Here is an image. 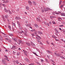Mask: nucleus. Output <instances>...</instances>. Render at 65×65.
I'll return each mask as SVG.
<instances>
[{
    "label": "nucleus",
    "mask_w": 65,
    "mask_h": 65,
    "mask_svg": "<svg viewBox=\"0 0 65 65\" xmlns=\"http://www.w3.org/2000/svg\"><path fill=\"white\" fill-rule=\"evenodd\" d=\"M34 25L35 26V27H36V28H38V25L36 24H34Z\"/></svg>",
    "instance_id": "11"
},
{
    "label": "nucleus",
    "mask_w": 65,
    "mask_h": 65,
    "mask_svg": "<svg viewBox=\"0 0 65 65\" xmlns=\"http://www.w3.org/2000/svg\"><path fill=\"white\" fill-rule=\"evenodd\" d=\"M2 18H3V21H4V22H5V17H4V16L3 15H2Z\"/></svg>",
    "instance_id": "5"
},
{
    "label": "nucleus",
    "mask_w": 65,
    "mask_h": 65,
    "mask_svg": "<svg viewBox=\"0 0 65 65\" xmlns=\"http://www.w3.org/2000/svg\"><path fill=\"white\" fill-rule=\"evenodd\" d=\"M47 42V43L48 44H50V43H49V42H48V41H46Z\"/></svg>",
    "instance_id": "50"
},
{
    "label": "nucleus",
    "mask_w": 65,
    "mask_h": 65,
    "mask_svg": "<svg viewBox=\"0 0 65 65\" xmlns=\"http://www.w3.org/2000/svg\"><path fill=\"white\" fill-rule=\"evenodd\" d=\"M31 35L32 36H34V34H31Z\"/></svg>",
    "instance_id": "55"
},
{
    "label": "nucleus",
    "mask_w": 65,
    "mask_h": 65,
    "mask_svg": "<svg viewBox=\"0 0 65 65\" xmlns=\"http://www.w3.org/2000/svg\"><path fill=\"white\" fill-rule=\"evenodd\" d=\"M19 65H25V64H22L20 63L19 64Z\"/></svg>",
    "instance_id": "63"
},
{
    "label": "nucleus",
    "mask_w": 65,
    "mask_h": 65,
    "mask_svg": "<svg viewBox=\"0 0 65 65\" xmlns=\"http://www.w3.org/2000/svg\"><path fill=\"white\" fill-rule=\"evenodd\" d=\"M8 2H9V1L8 0L5 1L3 2V3H8Z\"/></svg>",
    "instance_id": "9"
},
{
    "label": "nucleus",
    "mask_w": 65,
    "mask_h": 65,
    "mask_svg": "<svg viewBox=\"0 0 65 65\" xmlns=\"http://www.w3.org/2000/svg\"><path fill=\"white\" fill-rule=\"evenodd\" d=\"M2 3H0V7H1V5H2Z\"/></svg>",
    "instance_id": "51"
},
{
    "label": "nucleus",
    "mask_w": 65,
    "mask_h": 65,
    "mask_svg": "<svg viewBox=\"0 0 65 65\" xmlns=\"http://www.w3.org/2000/svg\"><path fill=\"white\" fill-rule=\"evenodd\" d=\"M31 45H32V46H35V44H34L33 43Z\"/></svg>",
    "instance_id": "47"
},
{
    "label": "nucleus",
    "mask_w": 65,
    "mask_h": 65,
    "mask_svg": "<svg viewBox=\"0 0 65 65\" xmlns=\"http://www.w3.org/2000/svg\"><path fill=\"white\" fill-rule=\"evenodd\" d=\"M58 19H59L60 20H62V18H58Z\"/></svg>",
    "instance_id": "49"
},
{
    "label": "nucleus",
    "mask_w": 65,
    "mask_h": 65,
    "mask_svg": "<svg viewBox=\"0 0 65 65\" xmlns=\"http://www.w3.org/2000/svg\"><path fill=\"white\" fill-rule=\"evenodd\" d=\"M17 23L18 24V26H19V27H20V26H21V25L19 22V21H17Z\"/></svg>",
    "instance_id": "7"
},
{
    "label": "nucleus",
    "mask_w": 65,
    "mask_h": 65,
    "mask_svg": "<svg viewBox=\"0 0 65 65\" xmlns=\"http://www.w3.org/2000/svg\"><path fill=\"white\" fill-rule=\"evenodd\" d=\"M28 3H29V4H32V2H31L30 1H28Z\"/></svg>",
    "instance_id": "21"
},
{
    "label": "nucleus",
    "mask_w": 65,
    "mask_h": 65,
    "mask_svg": "<svg viewBox=\"0 0 65 65\" xmlns=\"http://www.w3.org/2000/svg\"><path fill=\"white\" fill-rule=\"evenodd\" d=\"M36 39H37L38 40H39L40 39H39L38 38V37H36Z\"/></svg>",
    "instance_id": "36"
},
{
    "label": "nucleus",
    "mask_w": 65,
    "mask_h": 65,
    "mask_svg": "<svg viewBox=\"0 0 65 65\" xmlns=\"http://www.w3.org/2000/svg\"><path fill=\"white\" fill-rule=\"evenodd\" d=\"M49 24H50V25L52 24V22H51L50 21L49 22Z\"/></svg>",
    "instance_id": "58"
},
{
    "label": "nucleus",
    "mask_w": 65,
    "mask_h": 65,
    "mask_svg": "<svg viewBox=\"0 0 65 65\" xmlns=\"http://www.w3.org/2000/svg\"><path fill=\"white\" fill-rule=\"evenodd\" d=\"M20 54H21V53L20 52H18L17 53V56H19V55H20Z\"/></svg>",
    "instance_id": "18"
},
{
    "label": "nucleus",
    "mask_w": 65,
    "mask_h": 65,
    "mask_svg": "<svg viewBox=\"0 0 65 65\" xmlns=\"http://www.w3.org/2000/svg\"><path fill=\"white\" fill-rule=\"evenodd\" d=\"M8 27L9 29H11V27L10 26H8Z\"/></svg>",
    "instance_id": "41"
},
{
    "label": "nucleus",
    "mask_w": 65,
    "mask_h": 65,
    "mask_svg": "<svg viewBox=\"0 0 65 65\" xmlns=\"http://www.w3.org/2000/svg\"><path fill=\"white\" fill-rule=\"evenodd\" d=\"M51 62H52L53 63L54 62V60H51Z\"/></svg>",
    "instance_id": "61"
},
{
    "label": "nucleus",
    "mask_w": 65,
    "mask_h": 65,
    "mask_svg": "<svg viewBox=\"0 0 65 65\" xmlns=\"http://www.w3.org/2000/svg\"><path fill=\"white\" fill-rule=\"evenodd\" d=\"M53 16H51L50 17L51 19H52V18H53Z\"/></svg>",
    "instance_id": "52"
},
{
    "label": "nucleus",
    "mask_w": 65,
    "mask_h": 65,
    "mask_svg": "<svg viewBox=\"0 0 65 65\" xmlns=\"http://www.w3.org/2000/svg\"><path fill=\"white\" fill-rule=\"evenodd\" d=\"M54 30L56 32H57V33H59V31L57 29L55 28L54 29Z\"/></svg>",
    "instance_id": "10"
},
{
    "label": "nucleus",
    "mask_w": 65,
    "mask_h": 65,
    "mask_svg": "<svg viewBox=\"0 0 65 65\" xmlns=\"http://www.w3.org/2000/svg\"><path fill=\"white\" fill-rule=\"evenodd\" d=\"M45 59L46 62H47V63H48V60H47V59L45 58Z\"/></svg>",
    "instance_id": "40"
},
{
    "label": "nucleus",
    "mask_w": 65,
    "mask_h": 65,
    "mask_svg": "<svg viewBox=\"0 0 65 65\" xmlns=\"http://www.w3.org/2000/svg\"><path fill=\"white\" fill-rule=\"evenodd\" d=\"M4 57L5 58H8V57H7V56L6 55H4Z\"/></svg>",
    "instance_id": "45"
},
{
    "label": "nucleus",
    "mask_w": 65,
    "mask_h": 65,
    "mask_svg": "<svg viewBox=\"0 0 65 65\" xmlns=\"http://www.w3.org/2000/svg\"><path fill=\"white\" fill-rule=\"evenodd\" d=\"M9 36H13V35L11 34H9Z\"/></svg>",
    "instance_id": "25"
},
{
    "label": "nucleus",
    "mask_w": 65,
    "mask_h": 65,
    "mask_svg": "<svg viewBox=\"0 0 65 65\" xmlns=\"http://www.w3.org/2000/svg\"><path fill=\"white\" fill-rule=\"evenodd\" d=\"M41 9H42V12H44V10H43V9L42 8H41Z\"/></svg>",
    "instance_id": "35"
},
{
    "label": "nucleus",
    "mask_w": 65,
    "mask_h": 65,
    "mask_svg": "<svg viewBox=\"0 0 65 65\" xmlns=\"http://www.w3.org/2000/svg\"><path fill=\"white\" fill-rule=\"evenodd\" d=\"M1 34H2L3 35H6V34H4V33L3 32H1Z\"/></svg>",
    "instance_id": "32"
},
{
    "label": "nucleus",
    "mask_w": 65,
    "mask_h": 65,
    "mask_svg": "<svg viewBox=\"0 0 65 65\" xmlns=\"http://www.w3.org/2000/svg\"><path fill=\"white\" fill-rule=\"evenodd\" d=\"M12 39L14 40V41H15V42H17V39L16 38L15 39H13V38H12Z\"/></svg>",
    "instance_id": "8"
},
{
    "label": "nucleus",
    "mask_w": 65,
    "mask_h": 65,
    "mask_svg": "<svg viewBox=\"0 0 65 65\" xmlns=\"http://www.w3.org/2000/svg\"><path fill=\"white\" fill-rule=\"evenodd\" d=\"M12 12H13V13H14V12H15L14 11V10H12Z\"/></svg>",
    "instance_id": "57"
},
{
    "label": "nucleus",
    "mask_w": 65,
    "mask_h": 65,
    "mask_svg": "<svg viewBox=\"0 0 65 65\" xmlns=\"http://www.w3.org/2000/svg\"><path fill=\"white\" fill-rule=\"evenodd\" d=\"M34 32H35V34H36L37 33V31L35 29V31H34Z\"/></svg>",
    "instance_id": "23"
},
{
    "label": "nucleus",
    "mask_w": 65,
    "mask_h": 65,
    "mask_svg": "<svg viewBox=\"0 0 65 65\" xmlns=\"http://www.w3.org/2000/svg\"><path fill=\"white\" fill-rule=\"evenodd\" d=\"M6 60H7L8 61H9V59H8V58H7V59H6Z\"/></svg>",
    "instance_id": "53"
},
{
    "label": "nucleus",
    "mask_w": 65,
    "mask_h": 65,
    "mask_svg": "<svg viewBox=\"0 0 65 65\" xmlns=\"http://www.w3.org/2000/svg\"><path fill=\"white\" fill-rule=\"evenodd\" d=\"M36 63H37V65H40V63H39L38 62H37Z\"/></svg>",
    "instance_id": "31"
},
{
    "label": "nucleus",
    "mask_w": 65,
    "mask_h": 65,
    "mask_svg": "<svg viewBox=\"0 0 65 65\" xmlns=\"http://www.w3.org/2000/svg\"><path fill=\"white\" fill-rule=\"evenodd\" d=\"M13 26H15V24L14 23H13Z\"/></svg>",
    "instance_id": "60"
},
{
    "label": "nucleus",
    "mask_w": 65,
    "mask_h": 65,
    "mask_svg": "<svg viewBox=\"0 0 65 65\" xmlns=\"http://www.w3.org/2000/svg\"><path fill=\"white\" fill-rule=\"evenodd\" d=\"M5 39L6 40H8V38H6Z\"/></svg>",
    "instance_id": "62"
},
{
    "label": "nucleus",
    "mask_w": 65,
    "mask_h": 65,
    "mask_svg": "<svg viewBox=\"0 0 65 65\" xmlns=\"http://www.w3.org/2000/svg\"><path fill=\"white\" fill-rule=\"evenodd\" d=\"M34 31H35V29H32V30H30V31H31V32H34Z\"/></svg>",
    "instance_id": "29"
},
{
    "label": "nucleus",
    "mask_w": 65,
    "mask_h": 65,
    "mask_svg": "<svg viewBox=\"0 0 65 65\" xmlns=\"http://www.w3.org/2000/svg\"><path fill=\"white\" fill-rule=\"evenodd\" d=\"M19 42H20V43H23V41H22L19 40Z\"/></svg>",
    "instance_id": "17"
},
{
    "label": "nucleus",
    "mask_w": 65,
    "mask_h": 65,
    "mask_svg": "<svg viewBox=\"0 0 65 65\" xmlns=\"http://www.w3.org/2000/svg\"><path fill=\"white\" fill-rule=\"evenodd\" d=\"M17 42V43H18V44H19V45H20V42Z\"/></svg>",
    "instance_id": "64"
},
{
    "label": "nucleus",
    "mask_w": 65,
    "mask_h": 65,
    "mask_svg": "<svg viewBox=\"0 0 65 65\" xmlns=\"http://www.w3.org/2000/svg\"><path fill=\"white\" fill-rule=\"evenodd\" d=\"M41 62L42 63H43V62L44 60L43 59H41Z\"/></svg>",
    "instance_id": "33"
},
{
    "label": "nucleus",
    "mask_w": 65,
    "mask_h": 65,
    "mask_svg": "<svg viewBox=\"0 0 65 65\" xmlns=\"http://www.w3.org/2000/svg\"><path fill=\"white\" fill-rule=\"evenodd\" d=\"M52 23H53V24H56V23L54 21H52Z\"/></svg>",
    "instance_id": "28"
},
{
    "label": "nucleus",
    "mask_w": 65,
    "mask_h": 65,
    "mask_svg": "<svg viewBox=\"0 0 65 65\" xmlns=\"http://www.w3.org/2000/svg\"><path fill=\"white\" fill-rule=\"evenodd\" d=\"M44 11H47L48 10H52V9H51L48 7H46V8H44Z\"/></svg>",
    "instance_id": "2"
},
{
    "label": "nucleus",
    "mask_w": 65,
    "mask_h": 65,
    "mask_svg": "<svg viewBox=\"0 0 65 65\" xmlns=\"http://www.w3.org/2000/svg\"><path fill=\"white\" fill-rule=\"evenodd\" d=\"M37 51H38V52H39V50L38 49H37L36 50Z\"/></svg>",
    "instance_id": "54"
},
{
    "label": "nucleus",
    "mask_w": 65,
    "mask_h": 65,
    "mask_svg": "<svg viewBox=\"0 0 65 65\" xmlns=\"http://www.w3.org/2000/svg\"><path fill=\"white\" fill-rule=\"evenodd\" d=\"M32 3H33V4H34V5H36V2H35L34 1H33Z\"/></svg>",
    "instance_id": "22"
},
{
    "label": "nucleus",
    "mask_w": 65,
    "mask_h": 65,
    "mask_svg": "<svg viewBox=\"0 0 65 65\" xmlns=\"http://www.w3.org/2000/svg\"><path fill=\"white\" fill-rule=\"evenodd\" d=\"M25 60H26V61H27V62H29V60H28V59L26 58H25Z\"/></svg>",
    "instance_id": "16"
},
{
    "label": "nucleus",
    "mask_w": 65,
    "mask_h": 65,
    "mask_svg": "<svg viewBox=\"0 0 65 65\" xmlns=\"http://www.w3.org/2000/svg\"><path fill=\"white\" fill-rule=\"evenodd\" d=\"M5 17L6 19H7L8 18V15H6L5 16Z\"/></svg>",
    "instance_id": "24"
},
{
    "label": "nucleus",
    "mask_w": 65,
    "mask_h": 65,
    "mask_svg": "<svg viewBox=\"0 0 65 65\" xmlns=\"http://www.w3.org/2000/svg\"><path fill=\"white\" fill-rule=\"evenodd\" d=\"M26 8L27 9V10H29V8L28 7H26Z\"/></svg>",
    "instance_id": "27"
},
{
    "label": "nucleus",
    "mask_w": 65,
    "mask_h": 65,
    "mask_svg": "<svg viewBox=\"0 0 65 65\" xmlns=\"http://www.w3.org/2000/svg\"><path fill=\"white\" fill-rule=\"evenodd\" d=\"M32 53H33V54H35V55H36V56H38V55H37V53H35V52H33Z\"/></svg>",
    "instance_id": "12"
},
{
    "label": "nucleus",
    "mask_w": 65,
    "mask_h": 65,
    "mask_svg": "<svg viewBox=\"0 0 65 65\" xmlns=\"http://www.w3.org/2000/svg\"><path fill=\"white\" fill-rule=\"evenodd\" d=\"M52 37L54 38H57V37L54 35H52Z\"/></svg>",
    "instance_id": "15"
},
{
    "label": "nucleus",
    "mask_w": 65,
    "mask_h": 65,
    "mask_svg": "<svg viewBox=\"0 0 65 65\" xmlns=\"http://www.w3.org/2000/svg\"><path fill=\"white\" fill-rule=\"evenodd\" d=\"M18 18H19V17H15V19H16L17 20H18Z\"/></svg>",
    "instance_id": "43"
},
{
    "label": "nucleus",
    "mask_w": 65,
    "mask_h": 65,
    "mask_svg": "<svg viewBox=\"0 0 65 65\" xmlns=\"http://www.w3.org/2000/svg\"><path fill=\"white\" fill-rule=\"evenodd\" d=\"M2 62L3 64H4L5 65H7V63H6V61L3 59L2 60Z\"/></svg>",
    "instance_id": "3"
},
{
    "label": "nucleus",
    "mask_w": 65,
    "mask_h": 65,
    "mask_svg": "<svg viewBox=\"0 0 65 65\" xmlns=\"http://www.w3.org/2000/svg\"><path fill=\"white\" fill-rule=\"evenodd\" d=\"M55 34L56 35H57V36L58 35V34H57V32H55Z\"/></svg>",
    "instance_id": "56"
},
{
    "label": "nucleus",
    "mask_w": 65,
    "mask_h": 65,
    "mask_svg": "<svg viewBox=\"0 0 65 65\" xmlns=\"http://www.w3.org/2000/svg\"><path fill=\"white\" fill-rule=\"evenodd\" d=\"M36 35V36H37L38 37H39V38H40V39H41V38H40V37L39 36H38V35H37V34H35Z\"/></svg>",
    "instance_id": "20"
},
{
    "label": "nucleus",
    "mask_w": 65,
    "mask_h": 65,
    "mask_svg": "<svg viewBox=\"0 0 65 65\" xmlns=\"http://www.w3.org/2000/svg\"><path fill=\"white\" fill-rule=\"evenodd\" d=\"M24 32H27V29H25Z\"/></svg>",
    "instance_id": "44"
},
{
    "label": "nucleus",
    "mask_w": 65,
    "mask_h": 65,
    "mask_svg": "<svg viewBox=\"0 0 65 65\" xmlns=\"http://www.w3.org/2000/svg\"><path fill=\"white\" fill-rule=\"evenodd\" d=\"M8 41L9 42H11V40H10V39H8Z\"/></svg>",
    "instance_id": "42"
},
{
    "label": "nucleus",
    "mask_w": 65,
    "mask_h": 65,
    "mask_svg": "<svg viewBox=\"0 0 65 65\" xmlns=\"http://www.w3.org/2000/svg\"><path fill=\"white\" fill-rule=\"evenodd\" d=\"M23 51L24 52V53L25 54V55H26V56H27V54H28V53H27V51L24 50H23Z\"/></svg>",
    "instance_id": "4"
},
{
    "label": "nucleus",
    "mask_w": 65,
    "mask_h": 65,
    "mask_svg": "<svg viewBox=\"0 0 65 65\" xmlns=\"http://www.w3.org/2000/svg\"><path fill=\"white\" fill-rule=\"evenodd\" d=\"M37 21H39V22H40V19L38 18H37Z\"/></svg>",
    "instance_id": "14"
},
{
    "label": "nucleus",
    "mask_w": 65,
    "mask_h": 65,
    "mask_svg": "<svg viewBox=\"0 0 65 65\" xmlns=\"http://www.w3.org/2000/svg\"><path fill=\"white\" fill-rule=\"evenodd\" d=\"M64 26V25H60L59 26V27H63Z\"/></svg>",
    "instance_id": "48"
},
{
    "label": "nucleus",
    "mask_w": 65,
    "mask_h": 65,
    "mask_svg": "<svg viewBox=\"0 0 65 65\" xmlns=\"http://www.w3.org/2000/svg\"><path fill=\"white\" fill-rule=\"evenodd\" d=\"M25 25L26 26H27V27H29V26H31V25L30 24H26Z\"/></svg>",
    "instance_id": "19"
},
{
    "label": "nucleus",
    "mask_w": 65,
    "mask_h": 65,
    "mask_svg": "<svg viewBox=\"0 0 65 65\" xmlns=\"http://www.w3.org/2000/svg\"><path fill=\"white\" fill-rule=\"evenodd\" d=\"M4 10L5 11V12H9V14H12V12H10V10H7L6 9V8H5L4 9Z\"/></svg>",
    "instance_id": "1"
},
{
    "label": "nucleus",
    "mask_w": 65,
    "mask_h": 65,
    "mask_svg": "<svg viewBox=\"0 0 65 65\" xmlns=\"http://www.w3.org/2000/svg\"><path fill=\"white\" fill-rule=\"evenodd\" d=\"M16 63L18 64L19 63V62H18V61H17L16 62Z\"/></svg>",
    "instance_id": "38"
},
{
    "label": "nucleus",
    "mask_w": 65,
    "mask_h": 65,
    "mask_svg": "<svg viewBox=\"0 0 65 65\" xmlns=\"http://www.w3.org/2000/svg\"><path fill=\"white\" fill-rule=\"evenodd\" d=\"M61 16H64V14H61Z\"/></svg>",
    "instance_id": "46"
},
{
    "label": "nucleus",
    "mask_w": 65,
    "mask_h": 65,
    "mask_svg": "<svg viewBox=\"0 0 65 65\" xmlns=\"http://www.w3.org/2000/svg\"><path fill=\"white\" fill-rule=\"evenodd\" d=\"M2 6H4V7H6V6H5V4H3L2 5Z\"/></svg>",
    "instance_id": "30"
},
{
    "label": "nucleus",
    "mask_w": 65,
    "mask_h": 65,
    "mask_svg": "<svg viewBox=\"0 0 65 65\" xmlns=\"http://www.w3.org/2000/svg\"><path fill=\"white\" fill-rule=\"evenodd\" d=\"M47 52L48 54H50L51 51H47Z\"/></svg>",
    "instance_id": "37"
},
{
    "label": "nucleus",
    "mask_w": 65,
    "mask_h": 65,
    "mask_svg": "<svg viewBox=\"0 0 65 65\" xmlns=\"http://www.w3.org/2000/svg\"><path fill=\"white\" fill-rule=\"evenodd\" d=\"M38 33L39 34H42V32L41 31H38Z\"/></svg>",
    "instance_id": "6"
},
{
    "label": "nucleus",
    "mask_w": 65,
    "mask_h": 65,
    "mask_svg": "<svg viewBox=\"0 0 65 65\" xmlns=\"http://www.w3.org/2000/svg\"><path fill=\"white\" fill-rule=\"evenodd\" d=\"M60 57L61 58V59H64V57L62 56H61Z\"/></svg>",
    "instance_id": "39"
},
{
    "label": "nucleus",
    "mask_w": 65,
    "mask_h": 65,
    "mask_svg": "<svg viewBox=\"0 0 65 65\" xmlns=\"http://www.w3.org/2000/svg\"><path fill=\"white\" fill-rule=\"evenodd\" d=\"M26 44H27V45L28 46H30V44L28 42H26Z\"/></svg>",
    "instance_id": "13"
},
{
    "label": "nucleus",
    "mask_w": 65,
    "mask_h": 65,
    "mask_svg": "<svg viewBox=\"0 0 65 65\" xmlns=\"http://www.w3.org/2000/svg\"><path fill=\"white\" fill-rule=\"evenodd\" d=\"M56 56H58V57H60V55L59 54H56Z\"/></svg>",
    "instance_id": "26"
},
{
    "label": "nucleus",
    "mask_w": 65,
    "mask_h": 65,
    "mask_svg": "<svg viewBox=\"0 0 65 65\" xmlns=\"http://www.w3.org/2000/svg\"><path fill=\"white\" fill-rule=\"evenodd\" d=\"M62 2V1H60L59 2V4H60Z\"/></svg>",
    "instance_id": "59"
},
{
    "label": "nucleus",
    "mask_w": 65,
    "mask_h": 65,
    "mask_svg": "<svg viewBox=\"0 0 65 65\" xmlns=\"http://www.w3.org/2000/svg\"><path fill=\"white\" fill-rule=\"evenodd\" d=\"M43 23H44V24H45V25H47V23H46L45 22H43Z\"/></svg>",
    "instance_id": "34"
}]
</instances>
